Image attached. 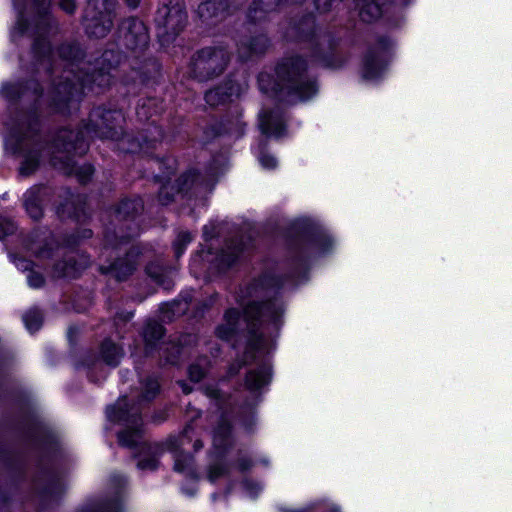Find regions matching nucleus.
I'll return each instance as SVG.
<instances>
[{
	"instance_id": "nucleus-1",
	"label": "nucleus",
	"mask_w": 512,
	"mask_h": 512,
	"mask_svg": "<svg viewBox=\"0 0 512 512\" xmlns=\"http://www.w3.org/2000/svg\"><path fill=\"white\" fill-rule=\"evenodd\" d=\"M305 71L306 62L300 57L288 59L277 68V75L285 82L281 89L301 101L310 99L317 92L314 81L305 76Z\"/></svg>"
},
{
	"instance_id": "nucleus-2",
	"label": "nucleus",
	"mask_w": 512,
	"mask_h": 512,
	"mask_svg": "<svg viewBox=\"0 0 512 512\" xmlns=\"http://www.w3.org/2000/svg\"><path fill=\"white\" fill-rule=\"evenodd\" d=\"M156 24L162 41L174 38L186 25L187 15L181 0H161L157 10Z\"/></svg>"
},
{
	"instance_id": "nucleus-3",
	"label": "nucleus",
	"mask_w": 512,
	"mask_h": 512,
	"mask_svg": "<svg viewBox=\"0 0 512 512\" xmlns=\"http://www.w3.org/2000/svg\"><path fill=\"white\" fill-rule=\"evenodd\" d=\"M229 59L228 52L222 47L204 48L193 58V75L201 80L217 76L225 70Z\"/></svg>"
},
{
	"instance_id": "nucleus-4",
	"label": "nucleus",
	"mask_w": 512,
	"mask_h": 512,
	"mask_svg": "<svg viewBox=\"0 0 512 512\" xmlns=\"http://www.w3.org/2000/svg\"><path fill=\"white\" fill-rule=\"evenodd\" d=\"M123 29L126 30L124 39L127 47L137 49L147 45L149 36L142 21L135 18L128 19L124 22Z\"/></svg>"
},
{
	"instance_id": "nucleus-5",
	"label": "nucleus",
	"mask_w": 512,
	"mask_h": 512,
	"mask_svg": "<svg viewBox=\"0 0 512 512\" xmlns=\"http://www.w3.org/2000/svg\"><path fill=\"white\" fill-rule=\"evenodd\" d=\"M282 313V307L275 301L265 303H251L245 308V317L248 320L260 319L262 322L276 321Z\"/></svg>"
},
{
	"instance_id": "nucleus-6",
	"label": "nucleus",
	"mask_w": 512,
	"mask_h": 512,
	"mask_svg": "<svg viewBox=\"0 0 512 512\" xmlns=\"http://www.w3.org/2000/svg\"><path fill=\"white\" fill-rule=\"evenodd\" d=\"M387 53L384 51H371L364 60L362 76L366 80L375 81L379 79L385 71L387 65Z\"/></svg>"
},
{
	"instance_id": "nucleus-7",
	"label": "nucleus",
	"mask_w": 512,
	"mask_h": 512,
	"mask_svg": "<svg viewBox=\"0 0 512 512\" xmlns=\"http://www.w3.org/2000/svg\"><path fill=\"white\" fill-rule=\"evenodd\" d=\"M246 89L245 83H229L225 86H220L209 90L205 94V100L210 106H216L225 101L232 99V97L240 96Z\"/></svg>"
},
{
	"instance_id": "nucleus-8",
	"label": "nucleus",
	"mask_w": 512,
	"mask_h": 512,
	"mask_svg": "<svg viewBox=\"0 0 512 512\" xmlns=\"http://www.w3.org/2000/svg\"><path fill=\"white\" fill-rule=\"evenodd\" d=\"M105 3V13H100L99 17L91 16L87 19L86 30L90 36L102 38L107 35L112 27L111 10L112 3L108 0H101Z\"/></svg>"
},
{
	"instance_id": "nucleus-9",
	"label": "nucleus",
	"mask_w": 512,
	"mask_h": 512,
	"mask_svg": "<svg viewBox=\"0 0 512 512\" xmlns=\"http://www.w3.org/2000/svg\"><path fill=\"white\" fill-rule=\"evenodd\" d=\"M123 119V114L121 111L117 110L97 108L91 113L93 128H111L112 126H120Z\"/></svg>"
},
{
	"instance_id": "nucleus-10",
	"label": "nucleus",
	"mask_w": 512,
	"mask_h": 512,
	"mask_svg": "<svg viewBox=\"0 0 512 512\" xmlns=\"http://www.w3.org/2000/svg\"><path fill=\"white\" fill-rule=\"evenodd\" d=\"M78 85L82 88H88L90 90L104 89L111 83V76L108 72L103 70L95 71L91 75H77Z\"/></svg>"
},
{
	"instance_id": "nucleus-11",
	"label": "nucleus",
	"mask_w": 512,
	"mask_h": 512,
	"mask_svg": "<svg viewBox=\"0 0 512 512\" xmlns=\"http://www.w3.org/2000/svg\"><path fill=\"white\" fill-rule=\"evenodd\" d=\"M359 9V16L364 22H372L378 19L384 6V0H355Z\"/></svg>"
},
{
	"instance_id": "nucleus-12",
	"label": "nucleus",
	"mask_w": 512,
	"mask_h": 512,
	"mask_svg": "<svg viewBox=\"0 0 512 512\" xmlns=\"http://www.w3.org/2000/svg\"><path fill=\"white\" fill-rule=\"evenodd\" d=\"M228 6L224 0H210L198 6V15L203 20H210L213 18H224Z\"/></svg>"
},
{
	"instance_id": "nucleus-13",
	"label": "nucleus",
	"mask_w": 512,
	"mask_h": 512,
	"mask_svg": "<svg viewBox=\"0 0 512 512\" xmlns=\"http://www.w3.org/2000/svg\"><path fill=\"white\" fill-rule=\"evenodd\" d=\"M30 144L31 140L23 130H10V133L5 137V147L13 153L25 150Z\"/></svg>"
},
{
	"instance_id": "nucleus-14",
	"label": "nucleus",
	"mask_w": 512,
	"mask_h": 512,
	"mask_svg": "<svg viewBox=\"0 0 512 512\" xmlns=\"http://www.w3.org/2000/svg\"><path fill=\"white\" fill-rule=\"evenodd\" d=\"M271 378L270 368L262 367L260 370L250 371L246 377V385L249 389L255 390L266 385Z\"/></svg>"
},
{
	"instance_id": "nucleus-15",
	"label": "nucleus",
	"mask_w": 512,
	"mask_h": 512,
	"mask_svg": "<svg viewBox=\"0 0 512 512\" xmlns=\"http://www.w3.org/2000/svg\"><path fill=\"white\" fill-rule=\"evenodd\" d=\"M230 443V427L222 422L213 434V445L216 449H222Z\"/></svg>"
},
{
	"instance_id": "nucleus-16",
	"label": "nucleus",
	"mask_w": 512,
	"mask_h": 512,
	"mask_svg": "<svg viewBox=\"0 0 512 512\" xmlns=\"http://www.w3.org/2000/svg\"><path fill=\"white\" fill-rule=\"evenodd\" d=\"M73 90H76V84L70 81L61 83L56 89V95L52 98V104L59 106L60 102L69 101L73 96Z\"/></svg>"
},
{
	"instance_id": "nucleus-17",
	"label": "nucleus",
	"mask_w": 512,
	"mask_h": 512,
	"mask_svg": "<svg viewBox=\"0 0 512 512\" xmlns=\"http://www.w3.org/2000/svg\"><path fill=\"white\" fill-rule=\"evenodd\" d=\"M102 355L107 364L117 365L122 356V352L114 343L106 341L102 345Z\"/></svg>"
},
{
	"instance_id": "nucleus-18",
	"label": "nucleus",
	"mask_w": 512,
	"mask_h": 512,
	"mask_svg": "<svg viewBox=\"0 0 512 512\" xmlns=\"http://www.w3.org/2000/svg\"><path fill=\"white\" fill-rule=\"evenodd\" d=\"M141 430L138 425L135 428L127 429L119 434V442L123 446L132 447L139 443Z\"/></svg>"
},
{
	"instance_id": "nucleus-19",
	"label": "nucleus",
	"mask_w": 512,
	"mask_h": 512,
	"mask_svg": "<svg viewBox=\"0 0 512 512\" xmlns=\"http://www.w3.org/2000/svg\"><path fill=\"white\" fill-rule=\"evenodd\" d=\"M35 190H29L25 196V207L29 215L37 220L42 216V209L37 201V198L34 197Z\"/></svg>"
},
{
	"instance_id": "nucleus-20",
	"label": "nucleus",
	"mask_w": 512,
	"mask_h": 512,
	"mask_svg": "<svg viewBox=\"0 0 512 512\" xmlns=\"http://www.w3.org/2000/svg\"><path fill=\"white\" fill-rule=\"evenodd\" d=\"M174 469L177 472L186 473L188 476H195V472L193 469V459L189 455L176 456Z\"/></svg>"
},
{
	"instance_id": "nucleus-21",
	"label": "nucleus",
	"mask_w": 512,
	"mask_h": 512,
	"mask_svg": "<svg viewBox=\"0 0 512 512\" xmlns=\"http://www.w3.org/2000/svg\"><path fill=\"white\" fill-rule=\"evenodd\" d=\"M23 320L26 328L30 332L37 331L42 324V314L37 309L29 310L24 316Z\"/></svg>"
},
{
	"instance_id": "nucleus-22",
	"label": "nucleus",
	"mask_w": 512,
	"mask_h": 512,
	"mask_svg": "<svg viewBox=\"0 0 512 512\" xmlns=\"http://www.w3.org/2000/svg\"><path fill=\"white\" fill-rule=\"evenodd\" d=\"M38 163V153L34 151L30 152L25 156V159L20 166V174L24 176L30 175L36 170Z\"/></svg>"
},
{
	"instance_id": "nucleus-23",
	"label": "nucleus",
	"mask_w": 512,
	"mask_h": 512,
	"mask_svg": "<svg viewBox=\"0 0 512 512\" xmlns=\"http://www.w3.org/2000/svg\"><path fill=\"white\" fill-rule=\"evenodd\" d=\"M26 92L22 91L21 85L18 83H5L2 85L0 89V94L2 97L13 100L20 95H24Z\"/></svg>"
},
{
	"instance_id": "nucleus-24",
	"label": "nucleus",
	"mask_w": 512,
	"mask_h": 512,
	"mask_svg": "<svg viewBox=\"0 0 512 512\" xmlns=\"http://www.w3.org/2000/svg\"><path fill=\"white\" fill-rule=\"evenodd\" d=\"M134 269L135 265L133 263H126L123 260L117 261L112 266V271L119 280L125 279L134 271Z\"/></svg>"
},
{
	"instance_id": "nucleus-25",
	"label": "nucleus",
	"mask_w": 512,
	"mask_h": 512,
	"mask_svg": "<svg viewBox=\"0 0 512 512\" xmlns=\"http://www.w3.org/2000/svg\"><path fill=\"white\" fill-rule=\"evenodd\" d=\"M164 333L162 325L156 322L148 323L144 329V338L147 342L160 339Z\"/></svg>"
},
{
	"instance_id": "nucleus-26",
	"label": "nucleus",
	"mask_w": 512,
	"mask_h": 512,
	"mask_svg": "<svg viewBox=\"0 0 512 512\" xmlns=\"http://www.w3.org/2000/svg\"><path fill=\"white\" fill-rule=\"evenodd\" d=\"M192 236L188 232H181L173 243L175 254L179 257L185 250L186 246L191 242Z\"/></svg>"
},
{
	"instance_id": "nucleus-27",
	"label": "nucleus",
	"mask_w": 512,
	"mask_h": 512,
	"mask_svg": "<svg viewBox=\"0 0 512 512\" xmlns=\"http://www.w3.org/2000/svg\"><path fill=\"white\" fill-rule=\"evenodd\" d=\"M283 121L273 113H263L260 128H283Z\"/></svg>"
},
{
	"instance_id": "nucleus-28",
	"label": "nucleus",
	"mask_w": 512,
	"mask_h": 512,
	"mask_svg": "<svg viewBox=\"0 0 512 512\" xmlns=\"http://www.w3.org/2000/svg\"><path fill=\"white\" fill-rule=\"evenodd\" d=\"M14 230V223L6 217L0 216V238L13 233Z\"/></svg>"
},
{
	"instance_id": "nucleus-29",
	"label": "nucleus",
	"mask_w": 512,
	"mask_h": 512,
	"mask_svg": "<svg viewBox=\"0 0 512 512\" xmlns=\"http://www.w3.org/2000/svg\"><path fill=\"white\" fill-rule=\"evenodd\" d=\"M204 373V370L197 365H192L189 368V377L194 382L200 381L203 378Z\"/></svg>"
},
{
	"instance_id": "nucleus-30",
	"label": "nucleus",
	"mask_w": 512,
	"mask_h": 512,
	"mask_svg": "<svg viewBox=\"0 0 512 512\" xmlns=\"http://www.w3.org/2000/svg\"><path fill=\"white\" fill-rule=\"evenodd\" d=\"M259 160L261 165L266 169H273L277 165L276 159L268 154H262Z\"/></svg>"
},
{
	"instance_id": "nucleus-31",
	"label": "nucleus",
	"mask_w": 512,
	"mask_h": 512,
	"mask_svg": "<svg viewBox=\"0 0 512 512\" xmlns=\"http://www.w3.org/2000/svg\"><path fill=\"white\" fill-rule=\"evenodd\" d=\"M44 282V279L41 274L36 272H31L28 275V283L33 288H39Z\"/></svg>"
},
{
	"instance_id": "nucleus-32",
	"label": "nucleus",
	"mask_w": 512,
	"mask_h": 512,
	"mask_svg": "<svg viewBox=\"0 0 512 512\" xmlns=\"http://www.w3.org/2000/svg\"><path fill=\"white\" fill-rule=\"evenodd\" d=\"M118 410H119V413L118 414H114L115 409L114 408L109 409L107 411L108 417L111 418L114 421H119V420H122V419H126V416H127L128 412L124 411L122 409L121 402L118 403Z\"/></svg>"
},
{
	"instance_id": "nucleus-33",
	"label": "nucleus",
	"mask_w": 512,
	"mask_h": 512,
	"mask_svg": "<svg viewBox=\"0 0 512 512\" xmlns=\"http://www.w3.org/2000/svg\"><path fill=\"white\" fill-rule=\"evenodd\" d=\"M138 467L142 470H145V469L154 470L157 467V460L155 458H151L148 460H141L138 463Z\"/></svg>"
},
{
	"instance_id": "nucleus-34",
	"label": "nucleus",
	"mask_w": 512,
	"mask_h": 512,
	"mask_svg": "<svg viewBox=\"0 0 512 512\" xmlns=\"http://www.w3.org/2000/svg\"><path fill=\"white\" fill-rule=\"evenodd\" d=\"M159 385L156 381H152L148 384V387L146 389V392L144 394V398L146 400H149L150 398L154 397L156 392L158 391Z\"/></svg>"
},
{
	"instance_id": "nucleus-35",
	"label": "nucleus",
	"mask_w": 512,
	"mask_h": 512,
	"mask_svg": "<svg viewBox=\"0 0 512 512\" xmlns=\"http://www.w3.org/2000/svg\"><path fill=\"white\" fill-rule=\"evenodd\" d=\"M38 118V115L36 112L29 113L27 115H24L22 119L20 120V125H34L36 124V120Z\"/></svg>"
},
{
	"instance_id": "nucleus-36",
	"label": "nucleus",
	"mask_w": 512,
	"mask_h": 512,
	"mask_svg": "<svg viewBox=\"0 0 512 512\" xmlns=\"http://www.w3.org/2000/svg\"><path fill=\"white\" fill-rule=\"evenodd\" d=\"M224 472L223 467L219 465L212 466L209 470L208 477L210 481H215Z\"/></svg>"
},
{
	"instance_id": "nucleus-37",
	"label": "nucleus",
	"mask_w": 512,
	"mask_h": 512,
	"mask_svg": "<svg viewBox=\"0 0 512 512\" xmlns=\"http://www.w3.org/2000/svg\"><path fill=\"white\" fill-rule=\"evenodd\" d=\"M13 261L19 270L25 271L30 269L31 262L24 258L14 257Z\"/></svg>"
},
{
	"instance_id": "nucleus-38",
	"label": "nucleus",
	"mask_w": 512,
	"mask_h": 512,
	"mask_svg": "<svg viewBox=\"0 0 512 512\" xmlns=\"http://www.w3.org/2000/svg\"><path fill=\"white\" fill-rule=\"evenodd\" d=\"M59 5L67 13H72L75 9V3L72 0H60Z\"/></svg>"
},
{
	"instance_id": "nucleus-39",
	"label": "nucleus",
	"mask_w": 512,
	"mask_h": 512,
	"mask_svg": "<svg viewBox=\"0 0 512 512\" xmlns=\"http://www.w3.org/2000/svg\"><path fill=\"white\" fill-rule=\"evenodd\" d=\"M190 428H186L184 433L180 436L178 440L177 447H184L187 443L191 442V437L189 436Z\"/></svg>"
},
{
	"instance_id": "nucleus-40",
	"label": "nucleus",
	"mask_w": 512,
	"mask_h": 512,
	"mask_svg": "<svg viewBox=\"0 0 512 512\" xmlns=\"http://www.w3.org/2000/svg\"><path fill=\"white\" fill-rule=\"evenodd\" d=\"M234 328L232 326V324H230L229 328L228 329H224L223 327H219L217 329V334L220 338H229V336L232 334Z\"/></svg>"
},
{
	"instance_id": "nucleus-41",
	"label": "nucleus",
	"mask_w": 512,
	"mask_h": 512,
	"mask_svg": "<svg viewBox=\"0 0 512 512\" xmlns=\"http://www.w3.org/2000/svg\"><path fill=\"white\" fill-rule=\"evenodd\" d=\"M333 0H315V5L319 11H326Z\"/></svg>"
},
{
	"instance_id": "nucleus-42",
	"label": "nucleus",
	"mask_w": 512,
	"mask_h": 512,
	"mask_svg": "<svg viewBox=\"0 0 512 512\" xmlns=\"http://www.w3.org/2000/svg\"><path fill=\"white\" fill-rule=\"evenodd\" d=\"M262 290H264V284L263 283H259V284H256L253 286L252 288V293L255 294V295H259L262 293Z\"/></svg>"
},
{
	"instance_id": "nucleus-43",
	"label": "nucleus",
	"mask_w": 512,
	"mask_h": 512,
	"mask_svg": "<svg viewBox=\"0 0 512 512\" xmlns=\"http://www.w3.org/2000/svg\"><path fill=\"white\" fill-rule=\"evenodd\" d=\"M99 0H90L89 1V4H88V8L86 10V16L89 17L90 16V10L91 9H94L96 7V4L98 3Z\"/></svg>"
},
{
	"instance_id": "nucleus-44",
	"label": "nucleus",
	"mask_w": 512,
	"mask_h": 512,
	"mask_svg": "<svg viewBox=\"0 0 512 512\" xmlns=\"http://www.w3.org/2000/svg\"><path fill=\"white\" fill-rule=\"evenodd\" d=\"M84 170H85L86 176L85 177H81V181L82 182L86 181V178H88L92 174V172H93V169H92L91 166L84 167Z\"/></svg>"
},
{
	"instance_id": "nucleus-45",
	"label": "nucleus",
	"mask_w": 512,
	"mask_h": 512,
	"mask_svg": "<svg viewBox=\"0 0 512 512\" xmlns=\"http://www.w3.org/2000/svg\"><path fill=\"white\" fill-rule=\"evenodd\" d=\"M140 0H127V3L130 7L135 8L139 4Z\"/></svg>"
},
{
	"instance_id": "nucleus-46",
	"label": "nucleus",
	"mask_w": 512,
	"mask_h": 512,
	"mask_svg": "<svg viewBox=\"0 0 512 512\" xmlns=\"http://www.w3.org/2000/svg\"><path fill=\"white\" fill-rule=\"evenodd\" d=\"M202 446H203V444H202V442L200 440H196L194 442V449H195V451H198L199 449H201Z\"/></svg>"
},
{
	"instance_id": "nucleus-47",
	"label": "nucleus",
	"mask_w": 512,
	"mask_h": 512,
	"mask_svg": "<svg viewBox=\"0 0 512 512\" xmlns=\"http://www.w3.org/2000/svg\"><path fill=\"white\" fill-rule=\"evenodd\" d=\"M235 314H236V311H229V312L227 313V316H228V317H231L232 315H235Z\"/></svg>"
},
{
	"instance_id": "nucleus-48",
	"label": "nucleus",
	"mask_w": 512,
	"mask_h": 512,
	"mask_svg": "<svg viewBox=\"0 0 512 512\" xmlns=\"http://www.w3.org/2000/svg\"><path fill=\"white\" fill-rule=\"evenodd\" d=\"M259 82H260V85H262V82H263V75H262V76H260V78H259ZM261 88H263V86H261Z\"/></svg>"
},
{
	"instance_id": "nucleus-49",
	"label": "nucleus",
	"mask_w": 512,
	"mask_h": 512,
	"mask_svg": "<svg viewBox=\"0 0 512 512\" xmlns=\"http://www.w3.org/2000/svg\"><path fill=\"white\" fill-rule=\"evenodd\" d=\"M63 276H68L69 275V272L68 271H63Z\"/></svg>"
},
{
	"instance_id": "nucleus-50",
	"label": "nucleus",
	"mask_w": 512,
	"mask_h": 512,
	"mask_svg": "<svg viewBox=\"0 0 512 512\" xmlns=\"http://www.w3.org/2000/svg\"><path fill=\"white\" fill-rule=\"evenodd\" d=\"M161 201H162V203H163V204H167L169 200H163V199H161Z\"/></svg>"
},
{
	"instance_id": "nucleus-51",
	"label": "nucleus",
	"mask_w": 512,
	"mask_h": 512,
	"mask_svg": "<svg viewBox=\"0 0 512 512\" xmlns=\"http://www.w3.org/2000/svg\"><path fill=\"white\" fill-rule=\"evenodd\" d=\"M32 86H34L36 88V84L35 83H32ZM35 93H38L36 89H35Z\"/></svg>"
},
{
	"instance_id": "nucleus-52",
	"label": "nucleus",
	"mask_w": 512,
	"mask_h": 512,
	"mask_svg": "<svg viewBox=\"0 0 512 512\" xmlns=\"http://www.w3.org/2000/svg\"><path fill=\"white\" fill-rule=\"evenodd\" d=\"M65 150H66L67 152H70V150H71V149H70V148H68V147H65Z\"/></svg>"
}]
</instances>
